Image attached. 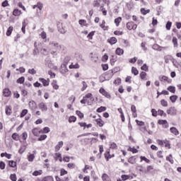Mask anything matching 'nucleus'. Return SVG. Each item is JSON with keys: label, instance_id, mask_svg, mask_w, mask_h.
Segmentation results:
<instances>
[{"label": "nucleus", "instance_id": "1", "mask_svg": "<svg viewBox=\"0 0 181 181\" xmlns=\"http://www.w3.org/2000/svg\"><path fill=\"white\" fill-rule=\"evenodd\" d=\"M49 46L55 47L57 52H63V50H64V46L59 45V42H56L54 41L50 42Z\"/></svg>", "mask_w": 181, "mask_h": 181}, {"label": "nucleus", "instance_id": "2", "mask_svg": "<svg viewBox=\"0 0 181 181\" xmlns=\"http://www.w3.org/2000/svg\"><path fill=\"white\" fill-rule=\"evenodd\" d=\"M158 124H159V125H163V128H169V123H168V120L166 119H158Z\"/></svg>", "mask_w": 181, "mask_h": 181}, {"label": "nucleus", "instance_id": "3", "mask_svg": "<svg viewBox=\"0 0 181 181\" xmlns=\"http://www.w3.org/2000/svg\"><path fill=\"white\" fill-rule=\"evenodd\" d=\"M59 71L61 74H66L69 71V69H67V65L62 64L59 69Z\"/></svg>", "mask_w": 181, "mask_h": 181}, {"label": "nucleus", "instance_id": "4", "mask_svg": "<svg viewBox=\"0 0 181 181\" xmlns=\"http://www.w3.org/2000/svg\"><path fill=\"white\" fill-rule=\"evenodd\" d=\"M99 93H100V94H103L105 97H106V98H111V95H110V93L107 92L106 90L103 88H100Z\"/></svg>", "mask_w": 181, "mask_h": 181}, {"label": "nucleus", "instance_id": "5", "mask_svg": "<svg viewBox=\"0 0 181 181\" xmlns=\"http://www.w3.org/2000/svg\"><path fill=\"white\" fill-rule=\"evenodd\" d=\"M176 112L177 110L175 107H171L168 110H167V114H168V115H176Z\"/></svg>", "mask_w": 181, "mask_h": 181}, {"label": "nucleus", "instance_id": "6", "mask_svg": "<svg viewBox=\"0 0 181 181\" xmlns=\"http://www.w3.org/2000/svg\"><path fill=\"white\" fill-rule=\"evenodd\" d=\"M134 26H135V29L138 28V25L136 24H134V22H128L127 23V28L128 30H132L134 29Z\"/></svg>", "mask_w": 181, "mask_h": 181}, {"label": "nucleus", "instance_id": "7", "mask_svg": "<svg viewBox=\"0 0 181 181\" xmlns=\"http://www.w3.org/2000/svg\"><path fill=\"white\" fill-rule=\"evenodd\" d=\"M113 76H114V70H112V69L109 70L105 74V78H107V80H110V78H112Z\"/></svg>", "mask_w": 181, "mask_h": 181}, {"label": "nucleus", "instance_id": "8", "mask_svg": "<svg viewBox=\"0 0 181 181\" xmlns=\"http://www.w3.org/2000/svg\"><path fill=\"white\" fill-rule=\"evenodd\" d=\"M38 107L42 112L47 111V105H46V104H45V103H43V102H41L40 103L38 104Z\"/></svg>", "mask_w": 181, "mask_h": 181}, {"label": "nucleus", "instance_id": "9", "mask_svg": "<svg viewBox=\"0 0 181 181\" xmlns=\"http://www.w3.org/2000/svg\"><path fill=\"white\" fill-rule=\"evenodd\" d=\"M11 94H12V92H11V90H9V88H4L3 90V95L4 97H11Z\"/></svg>", "mask_w": 181, "mask_h": 181}, {"label": "nucleus", "instance_id": "10", "mask_svg": "<svg viewBox=\"0 0 181 181\" xmlns=\"http://www.w3.org/2000/svg\"><path fill=\"white\" fill-rule=\"evenodd\" d=\"M13 16H21L22 15V11L19 10L18 8H15L13 11Z\"/></svg>", "mask_w": 181, "mask_h": 181}, {"label": "nucleus", "instance_id": "11", "mask_svg": "<svg viewBox=\"0 0 181 181\" xmlns=\"http://www.w3.org/2000/svg\"><path fill=\"white\" fill-rule=\"evenodd\" d=\"M118 40L115 38V37H112L107 40V42L110 45H115Z\"/></svg>", "mask_w": 181, "mask_h": 181}, {"label": "nucleus", "instance_id": "12", "mask_svg": "<svg viewBox=\"0 0 181 181\" xmlns=\"http://www.w3.org/2000/svg\"><path fill=\"white\" fill-rule=\"evenodd\" d=\"M39 81H40V83H42L44 87H47V86H49V81L43 78H40Z\"/></svg>", "mask_w": 181, "mask_h": 181}, {"label": "nucleus", "instance_id": "13", "mask_svg": "<svg viewBox=\"0 0 181 181\" xmlns=\"http://www.w3.org/2000/svg\"><path fill=\"white\" fill-rule=\"evenodd\" d=\"M5 111H6V114L7 115H12V107L8 106V105L6 106Z\"/></svg>", "mask_w": 181, "mask_h": 181}, {"label": "nucleus", "instance_id": "14", "mask_svg": "<svg viewBox=\"0 0 181 181\" xmlns=\"http://www.w3.org/2000/svg\"><path fill=\"white\" fill-rule=\"evenodd\" d=\"M29 107L31 108V110H33V108H37V105L36 104V102L34 100L30 101L28 103Z\"/></svg>", "mask_w": 181, "mask_h": 181}, {"label": "nucleus", "instance_id": "15", "mask_svg": "<svg viewBox=\"0 0 181 181\" xmlns=\"http://www.w3.org/2000/svg\"><path fill=\"white\" fill-rule=\"evenodd\" d=\"M61 148H63V141H59L55 146V152H59Z\"/></svg>", "mask_w": 181, "mask_h": 181}, {"label": "nucleus", "instance_id": "16", "mask_svg": "<svg viewBox=\"0 0 181 181\" xmlns=\"http://www.w3.org/2000/svg\"><path fill=\"white\" fill-rule=\"evenodd\" d=\"M158 80H160V81H167V83H170V81H169V78L166 76H159Z\"/></svg>", "mask_w": 181, "mask_h": 181}, {"label": "nucleus", "instance_id": "17", "mask_svg": "<svg viewBox=\"0 0 181 181\" xmlns=\"http://www.w3.org/2000/svg\"><path fill=\"white\" fill-rule=\"evenodd\" d=\"M168 91H170V93H172L173 94H175L176 93V87L173 86H170L167 88Z\"/></svg>", "mask_w": 181, "mask_h": 181}, {"label": "nucleus", "instance_id": "18", "mask_svg": "<svg viewBox=\"0 0 181 181\" xmlns=\"http://www.w3.org/2000/svg\"><path fill=\"white\" fill-rule=\"evenodd\" d=\"M107 153L108 156H107ZM114 156H115L114 154H112V155L110 154L109 151H107L106 153H105V158L107 162H108L110 160V159H111V158H114Z\"/></svg>", "mask_w": 181, "mask_h": 181}, {"label": "nucleus", "instance_id": "19", "mask_svg": "<svg viewBox=\"0 0 181 181\" xmlns=\"http://www.w3.org/2000/svg\"><path fill=\"white\" fill-rule=\"evenodd\" d=\"M95 122L97 125H98V127H104V121H103V119H101L100 118L96 119Z\"/></svg>", "mask_w": 181, "mask_h": 181}, {"label": "nucleus", "instance_id": "20", "mask_svg": "<svg viewBox=\"0 0 181 181\" xmlns=\"http://www.w3.org/2000/svg\"><path fill=\"white\" fill-rule=\"evenodd\" d=\"M115 53L118 56H122V54H124V49H121L120 47H117L116 49Z\"/></svg>", "mask_w": 181, "mask_h": 181}, {"label": "nucleus", "instance_id": "21", "mask_svg": "<svg viewBox=\"0 0 181 181\" xmlns=\"http://www.w3.org/2000/svg\"><path fill=\"white\" fill-rule=\"evenodd\" d=\"M170 131L172 134H174V135H179V130H177L176 127H170Z\"/></svg>", "mask_w": 181, "mask_h": 181}, {"label": "nucleus", "instance_id": "22", "mask_svg": "<svg viewBox=\"0 0 181 181\" xmlns=\"http://www.w3.org/2000/svg\"><path fill=\"white\" fill-rule=\"evenodd\" d=\"M69 69H80V64L78 63H76L75 64L74 63H71V64L69 65Z\"/></svg>", "mask_w": 181, "mask_h": 181}, {"label": "nucleus", "instance_id": "23", "mask_svg": "<svg viewBox=\"0 0 181 181\" xmlns=\"http://www.w3.org/2000/svg\"><path fill=\"white\" fill-rule=\"evenodd\" d=\"M166 160L170 162V163H171V165H173V163H175V161L173 160V157L172 154H170L168 156L166 157Z\"/></svg>", "mask_w": 181, "mask_h": 181}, {"label": "nucleus", "instance_id": "24", "mask_svg": "<svg viewBox=\"0 0 181 181\" xmlns=\"http://www.w3.org/2000/svg\"><path fill=\"white\" fill-rule=\"evenodd\" d=\"M136 158L135 156H132L128 159L129 163H131L132 165H134V163H136Z\"/></svg>", "mask_w": 181, "mask_h": 181}, {"label": "nucleus", "instance_id": "25", "mask_svg": "<svg viewBox=\"0 0 181 181\" xmlns=\"http://www.w3.org/2000/svg\"><path fill=\"white\" fill-rule=\"evenodd\" d=\"M104 111H107V107L105 106H100L96 110V112H104Z\"/></svg>", "mask_w": 181, "mask_h": 181}, {"label": "nucleus", "instance_id": "26", "mask_svg": "<svg viewBox=\"0 0 181 181\" xmlns=\"http://www.w3.org/2000/svg\"><path fill=\"white\" fill-rule=\"evenodd\" d=\"M49 131L50 128L45 127L42 129V130H40V132H41V134H49Z\"/></svg>", "mask_w": 181, "mask_h": 181}, {"label": "nucleus", "instance_id": "27", "mask_svg": "<svg viewBox=\"0 0 181 181\" xmlns=\"http://www.w3.org/2000/svg\"><path fill=\"white\" fill-rule=\"evenodd\" d=\"M13 30V27L12 26L8 27L6 33V36H11V35H12Z\"/></svg>", "mask_w": 181, "mask_h": 181}, {"label": "nucleus", "instance_id": "28", "mask_svg": "<svg viewBox=\"0 0 181 181\" xmlns=\"http://www.w3.org/2000/svg\"><path fill=\"white\" fill-rule=\"evenodd\" d=\"M16 83H18V84H23V83H25V76L18 78L16 81Z\"/></svg>", "mask_w": 181, "mask_h": 181}, {"label": "nucleus", "instance_id": "29", "mask_svg": "<svg viewBox=\"0 0 181 181\" xmlns=\"http://www.w3.org/2000/svg\"><path fill=\"white\" fill-rule=\"evenodd\" d=\"M121 21H122V18L118 17L115 19V23L116 26H119V23H121Z\"/></svg>", "mask_w": 181, "mask_h": 181}, {"label": "nucleus", "instance_id": "30", "mask_svg": "<svg viewBox=\"0 0 181 181\" xmlns=\"http://www.w3.org/2000/svg\"><path fill=\"white\" fill-rule=\"evenodd\" d=\"M11 138L14 141H19V134H18V133H13L11 136Z\"/></svg>", "mask_w": 181, "mask_h": 181}, {"label": "nucleus", "instance_id": "31", "mask_svg": "<svg viewBox=\"0 0 181 181\" xmlns=\"http://www.w3.org/2000/svg\"><path fill=\"white\" fill-rule=\"evenodd\" d=\"M85 99L87 100V98H90V101H94V98L93 97V94L92 93H88L86 94L85 96H83Z\"/></svg>", "mask_w": 181, "mask_h": 181}, {"label": "nucleus", "instance_id": "32", "mask_svg": "<svg viewBox=\"0 0 181 181\" xmlns=\"http://www.w3.org/2000/svg\"><path fill=\"white\" fill-rule=\"evenodd\" d=\"M8 165L10 166V168H16V162H15L14 160H9Z\"/></svg>", "mask_w": 181, "mask_h": 181}, {"label": "nucleus", "instance_id": "33", "mask_svg": "<svg viewBox=\"0 0 181 181\" xmlns=\"http://www.w3.org/2000/svg\"><path fill=\"white\" fill-rule=\"evenodd\" d=\"M132 74H134V76H138V74H139V71H138V69H136V68L135 67H132Z\"/></svg>", "mask_w": 181, "mask_h": 181}, {"label": "nucleus", "instance_id": "34", "mask_svg": "<svg viewBox=\"0 0 181 181\" xmlns=\"http://www.w3.org/2000/svg\"><path fill=\"white\" fill-rule=\"evenodd\" d=\"M141 12L142 15H146L147 13H149V12H151V10L150 9L146 10L144 8H141Z\"/></svg>", "mask_w": 181, "mask_h": 181}, {"label": "nucleus", "instance_id": "35", "mask_svg": "<svg viewBox=\"0 0 181 181\" xmlns=\"http://www.w3.org/2000/svg\"><path fill=\"white\" fill-rule=\"evenodd\" d=\"M71 59V58L69 56L65 57L64 59V64H66V66H67V64H69V62H70V60Z\"/></svg>", "mask_w": 181, "mask_h": 181}, {"label": "nucleus", "instance_id": "36", "mask_svg": "<svg viewBox=\"0 0 181 181\" xmlns=\"http://www.w3.org/2000/svg\"><path fill=\"white\" fill-rule=\"evenodd\" d=\"M170 100L171 103H176V100H177V95H173L170 97Z\"/></svg>", "mask_w": 181, "mask_h": 181}, {"label": "nucleus", "instance_id": "37", "mask_svg": "<svg viewBox=\"0 0 181 181\" xmlns=\"http://www.w3.org/2000/svg\"><path fill=\"white\" fill-rule=\"evenodd\" d=\"M76 121H77V117H76V116H71L69 118V122L71 123V122H76Z\"/></svg>", "mask_w": 181, "mask_h": 181}, {"label": "nucleus", "instance_id": "38", "mask_svg": "<svg viewBox=\"0 0 181 181\" xmlns=\"http://www.w3.org/2000/svg\"><path fill=\"white\" fill-rule=\"evenodd\" d=\"M99 152L100 154H98V156H99V158H101V153L104 152V146L103 145L99 146Z\"/></svg>", "mask_w": 181, "mask_h": 181}, {"label": "nucleus", "instance_id": "39", "mask_svg": "<svg viewBox=\"0 0 181 181\" xmlns=\"http://www.w3.org/2000/svg\"><path fill=\"white\" fill-rule=\"evenodd\" d=\"M94 33H95V31H91L90 33H89L87 35V37L90 40H93V36H94Z\"/></svg>", "mask_w": 181, "mask_h": 181}, {"label": "nucleus", "instance_id": "40", "mask_svg": "<svg viewBox=\"0 0 181 181\" xmlns=\"http://www.w3.org/2000/svg\"><path fill=\"white\" fill-rule=\"evenodd\" d=\"M76 115H78V117H79V118H84V114L81 112L80 110H76Z\"/></svg>", "mask_w": 181, "mask_h": 181}, {"label": "nucleus", "instance_id": "41", "mask_svg": "<svg viewBox=\"0 0 181 181\" xmlns=\"http://www.w3.org/2000/svg\"><path fill=\"white\" fill-rule=\"evenodd\" d=\"M140 159H141V162H142V160H144V162L146 163H149V162H151V160L149 159H148L145 156H140Z\"/></svg>", "mask_w": 181, "mask_h": 181}, {"label": "nucleus", "instance_id": "42", "mask_svg": "<svg viewBox=\"0 0 181 181\" xmlns=\"http://www.w3.org/2000/svg\"><path fill=\"white\" fill-rule=\"evenodd\" d=\"M42 181H54V179L52 176H48L45 177L44 179H42Z\"/></svg>", "mask_w": 181, "mask_h": 181}, {"label": "nucleus", "instance_id": "43", "mask_svg": "<svg viewBox=\"0 0 181 181\" xmlns=\"http://www.w3.org/2000/svg\"><path fill=\"white\" fill-rule=\"evenodd\" d=\"M42 175V170H35L33 173V176H40Z\"/></svg>", "mask_w": 181, "mask_h": 181}, {"label": "nucleus", "instance_id": "44", "mask_svg": "<svg viewBox=\"0 0 181 181\" xmlns=\"http://www.w3.org/2000/svg\"><path fill=\"white\" fill-rule=\"evenodd\" d=\"M141 69L143 70L144 71H148L149 67L146 64H143V66L141 67Z\"/></svg>", "mask_w": 181, "mask_h": 181}, {"label": "nucleus", "instance_id": "45", "mask_svg": "<svg viewBox=\"0 0 181 181\" xmlns=\"http://www.w3.org/2000/svg\"><path fill=\"white\" fill-rule=\"evenodd\" d=\"M46 138H47V135H46V134H42V135L37 139V141H45V139H46Z\"/></svg>", "mask_w": 181, "mask_h": 181}, {"label": "nucleus", "instance_id": "46", "mask_svg": "<svg viewBox=\"0 0 181 181\" xmlns=\"http://www.w3.org/2000/svg\"><path fill=\"white\" fill-rule=\"evenodd\" d=\"M26 114H28V110L27 109L23 110L20 115L21 118H23V117H25V115H26Z\"/></svg>", "mask_w": 181, "mask_h": 181}, {"label": "nucleus", "instance_id": "47", "mask_svg": "<svg viewBox=\"0 0 181 181\" xmlns=\"http://www.w3.org/2000/svg\"><path fill=\"white\" fill-rule=\"evenodd\" d=\"M140 78H141V80H145V78H146V72L141 71L140 74Z\"/></svg>", "mask_w": 181, "mask_h": 181}, {"label": "nucleus", "instance_id": "48", "mask_svg": "<svg viewBox=\"0 0 181 181\" xmlns=\"http://www.w3.org/2000/svg\"><path fill=\"white\" fill-rule=\"evenodd\" d=\"M165 28H166L167 30H170V28H172V22L168 21L165 25Z\"/></svg>", "mask_w": 181, "mask_h": 181}, {"label": "nucleus", "instance_id": "49", "mask_svg": "<svg viewBox=\"0 0 181 181\" xmlns=\"http://www.w3.org/2000/svg\"><path fill=\"white\" fill-rule=\"evenodd\" d=\"M1 6H3V8H6V6H9V3L8 0H5L4 1H3L1 3Z\"/></svg>", "mask_w": 181, "mask_h": 181}, {"label": "nucleus", "instance_id": "50", "mask_svg": "<svg viewBox=\"0 0 181 181\" xmlns=\"http://www.w3.org/2000/svg\"><path fill=\"white\" fill-rule=\"evenodd\" d=\"M128 151H130V152H132V153H138V149L135 148V147H129Z\"/></svg>", "mask_w": 181, "mask_h": 181}, {"label": "nucleus", "instance_id": "51", "mask_svg": "<svg viewBox=\"0 0 181 181\" xmlns=\"http://www.w3.org/2000/svg\"><path fill=\"white\" fill-rule=\"evenodd\" d=\"M32 133L35 136H37V135H39V130H37V128H35L32 130Z\"/></svg>", "mask_w": 181, "mask_h": 181}, {"label": "nucleus", "instance_id": "52", "mask_svg": "<svg viewBox=\"0 0 181 181\" xmlns=\"http://www.w3.org/2000/svg\"><path fill=\"white\" fill-rule=\"evenodd\" d=\"M34 159H35V154H30L28 156V161L29 162H33Z\"/></svg>", "mask_w": 181, "mask_h": 181}, {"label": "nucleus", "instance_id": "53", "mask_svg": "<svg viewBox=\"0 0 181 181\" xmlns=\"http://www.w3.org/2000/svg\"><path fill=\"white\" fill-rule=\"evenodd\" d=\"M64 175H67V170L62 168L60 170V176H64Z\"/></svg>", "mask_w": 181, "mask_h": 181}, {"label": "nucleus", "instance_id": "54", "mask_svg": "<svg viewBox=\"0 0 181 181\" xmlns=\"http://www.w3.org/2000/svg\"><path fill=\"white\" fill-rule=\"evenodd\" d=\"M37 8L40 9V11H42L43 9V4H42L40 1L37 3Z\"/></svg>", "mask_w": 181, "mask_h": 181}, {"label": "nucleus", "instance_id": "55", "mask_svg": "<svg viewBox=\"0 0 181 181\" xmlns=\"http://www.w3.org/2000/svg\"><path fill=\"white\" fill-rule=\"evenodd\" d=\"M18 8H21V9H23V11H26V8L25 7V6H23V4H22V2H19L18 4Z\"/></svg>", "mask_w": 181, "mask_h": 181}, {"label": "nucleus", "instance_id": "56", "mask_svg": "<svg viewBox=\"0 0 181 181\" xmlns=\"http://www.w3.org/2000/svg\"><path fill=\"white\" fill-rule=\"evenodd\" d=\"M10 179H11V180H12V181H16L17 180V177H16V174H11V175H10Z\"/></svg>", "mask_w": 181, "mask_h": 181}, {"label": "nucleus", "instance_id": "57", "mask_svg": "<svg viewBox=\"0 0 181 181\" xmlns=\"http://www.w3.org/2000/svg\"><path fill=\"white\" fill-rule=\"evenodd\" d=\"M33 86H34V87H36V88H39V87L42 88V87H43V85L41 84L40 83H39L38 81H36L35 83H34Z\"/></svg>", "mask_w": 181, "mask_h": 181}, {"label": "nucleus", "instance_id": "58", "mask_svg": "<svg viewBox=\"0 0 181 181\" xmlns=\"http://www.w3.org/2000/svg\"><path fill=\"white\" fill-rule=\"evenodd\" d=\"M136 122L137 125H139V127H144V125H145V122H144L142 121H139L138 119H136Z\"/></svg>", "mask_w": 181, "mask_h": 181}, {"label": "nucleus", "instance_id": "59", "mask_svg": "<svg viewBox=\"0 0 181 181\" xmlns=\"http://www.w3.org/2000/svg\"><path fill=\"white\" fill-rule=\"evenodd\" d=\"M160 103L163 107H168V101L165 100V99L161 100Z\"/></svg>", "mask_w": 181, "mask_h": 181}, {"label": "nucleus", "instance_id": "60", "mask_svg": "<svg viewBox=\"0 0 181 181\" xmlns=\"http://www.w3.org/2000/svg\"><path fill=\"white\" fill-rule=\"evenodd\" d=\"M82 85H83V87L81 88V91H84L86 90V88H87L88 86H87V83H86V81H82Z\"/></svg>", "mask_w": 181, "mask_h": 181}, {"label": "nucleus", "instance_id": "61", "mask_svg": "<svg viewBox=\"0 0 181 181\" xmlns=\"http://www.w3.org/2000/svg\"><path fill=\"white\" fill-rule=\"evenodd\" d=\"M5 166H6V164H5V162L1 161L0 162V169H1V170H4V169H5Z\"/></svg>", "mask_w": 181, "mask_h": 181}, {"label": "nucleus", "instance_id": "62", "mask_svg": "<svg viewBox=\"0 0 181 181\" xmlns=\"http://www.w3.org/2000/svg\"><path fill=\"white\" fill-rule=\"evenodd\" d=\"M102 69H103V71H107V70L108 69L107 64H103Z\"/></svg>", "mask_w": 181, "mask_h": 181}, {"label": "nucleus", "instance_id": "63", "mask_svg": "<svg viewBox=\"0 0 181 181\" xmlns=\"http://www.w3.org/2000/svg\"><path fill=\"white\" fill-rule=\"evenodd\" d=\"M121 177H122V180L125 181V180H128V179H129V175H122Z\"/></svg>", "mask_w": 181, "mask_h": 181}, {"label": "nucleus", "instance_id": "64", "mask_svg": "<svg viewBox=\"0 0 181 181\" xmlns=\"http://www.w3.org/2000/svg\"><path fill=\"white\" fill-rule=\"evenodd\" d=\"M29 74H36V70L35 69H28Z\"/></svg>", "mask_w": 181, "mask_h": 181}]
</instances>
